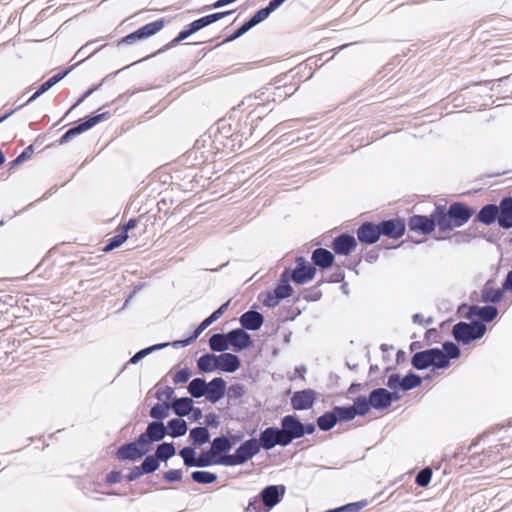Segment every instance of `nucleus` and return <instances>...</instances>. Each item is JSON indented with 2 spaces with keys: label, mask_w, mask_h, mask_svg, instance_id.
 I'll use <instances>...</instances> for the list:
<instances>
[{
  "label": "nucleus",
  "mask_w": 512,
  "mask_h": 512,
  "mask_svg": "<svg viewBox=\"0 0 512 512\" xmlns=\"http://www.w3.org/2000/svg\"><path fill=\"white\" fill-rule=\"evenodd\" d=\"M485 331V325L480 322H460L453 327V336L457 341L468 344L472 340L481 338Z\"/></svg>",
  "instance_id": "nucleus-6"
},
{
  "label": "nucleus",
  "mask_w": 512,
  "mask_h": 512,
  "mask_svg": "<svg viewBox=\"0 0 512 512\" xmlns=\"http://www.w3.org/2000/svg\"><path fill=\"white\" fill-rule=\"evenodd\" d=\"M34 153V148L32 145L26 147L23 152L18 156V161H25L29 159Z\"/></svg>",
  "instance_id": "nucleus-60"
},
{
  "label": "nucleus",
  "mask_w": 512,
  "mask_h": 512,
  "mask_svg": "<svg viewBox=\"0 0 512 512\" xmlns=\"http://www.w3.org/2000/svg\"><path fill=\"white\" fill-rule=\"evenodd\" d=\"M179 455L182 457L184 464L187 467H207L211 465H223L222 456H215L210 454L208 451L202 452L201 455L196 458V452L192 447H184L179 451Z\"/></svg>",
  "instance_id": "nucleus-5"
},
{
  "label": "nucleus",
  "mask_w": 512,
  "mask_h": 512,
  "mask_svg": "<svg viewBox=\"0 0 512 512\" xmlns=\"http://www.w3.org/2000/svg\"><path fill=\"white\" fill-rule=\"evenodd\" d=\"M191 377V373L188 368H183L176 372L173 378V382L175 384H184L186 383Z\"/></svg>",
  "instance_id": "nucleus-54"
},
{
  "label": "nucleus",
  "mask_w": 512,
  "mask_h": 512,
  "mask_svg": "<svg viewBox=\"0 0 512 512\" xmlns=\"http://www.w3.org/2000/svg\"><path fill=\"white\" fill-rule=\"evenodd\" d=\"M170 406L167 403H157L150 411L151 417L155 419H164L169 415Z\"/></svg>",
  "instance_id": "nucleus-46"
},
{
  "label": "nucleus",
  "mask_w": 512,
  "mask_h": 512,
  "mask_svg": "<svg viewBox=\"0 0 512 512\" xmlns=\"http://www.w3.org/2000/svg\"><path fill=\"white\" fill-rule=\"evenodd\" d=\"M109 117V112H104V113H101V114H98V115H95L93 117H90L88 120H86L85 122L69 129L67 132H65L60 140H59V143L60 144H65L67 142H69L72 138H74L75 136L89 130L90 128H92L93 126H95L97 123L101 122L102 120L106 119Z\"/></svg>",
  "instance_id": "nucleus-10"
},
{
  "label": "nucleus",
  "mask_w": 512,
  "mask_h": 512,
  "mask_svg": "<svg viewBox=\"0 0 512 512\" xmlns=\"http://www.w3.org/2000/svg\"><path fill=\"white\" fill-rule=\"evenodd\" d=\"M225 385V381L222 378H214L207 384V398L212 402L218 401L225 393Z\"/></svg>",
  "instance_id": "nucleus-27"
},
{
  "label": "nucleus",
  "mask_w": 512,
  "mask_h": 512,
  "mask_svg": "<svg viewBox=\"0 0 512 512\" xmlns=\"http://www.w3.org/2000/svg\"><path fill=\"white\" fill-rule=\"evenodd\" d=\"M264 322L262 314L257 311H247L240 317V323L247 330H258Z\"/></svg>",
  "instance_id": "nucleus-24"
},
{
  "label": "nucleus",
  "mask_w": 512,
  "mask_h": 512,
  "mask_svg": "<svg viewBox=\"0 0 512 512\" xmlns=\"http://www.w3.org/2000/svg\"><path fill=\"white\" fill-rule=\"evenodd\" d=\"M335 415L337 416V421H350L355 418V411L352 406L348 407H335L334 409Z\"/></svg>",
  "instance_id": "nucleus-45"
},
{
  "label": "nucleus",
  "mask_w": 512,
  "mask_h": 512,
  "mask_svg": "<svg viewBox=\"0 0 512 512\" xmlns=\"http://www.w3.org/2000/svg\"><path fill=\"white\" fill-rule=\"evenodd\" d=\"M271 12H273V10L269 6L260 9L249 21L245 22L239 29H237L232 35H230L225 40V42H231L236 40L237 38L245 34L247 31H249L252 27L264 21Z\"/></svg>",
  "instance_id": "nucleus-15"
},
{
  "label": "nucleus",
  "mask_w": 512,
  "mask_h": 512,
  "mask_svg": "<svg viewBox=\"0 0 512 512\" xmlns=\"http://www.w3.org/2000/svg\"><path fill=\"white\" fill-rule=\"evenodd\" d=\"M268 508L264 506L261 499L257 497L250 499L248 506L246 507V512H268Z\"/></svg>",
  "instance_id": "nucleus-51"
},
{
  "label": "nucleus",
  "mask_w": 512,
  "mask_h": 512,
  "mask_svg": "<svg viewBox=\"0 0 512 512\" xmlns=\"http://www.w3.org/2000/svg\"><path fill=\"white\" fill-rule=\"evenodd\" d=\"M316 400V392L312 389L297 391L291 397V405L295 410L310 409Z\"/></svg>",
  "instance_id": "nucleus-17"
},
{
  "label": "nucleus",
  "mask_w": 512,
  "mask_h": 512,
  "mask_svg": "<svg viewBox=\"0 0 512 512\" xmlns=\"http://www.w3.org/2000/svg\"><path fill=\"white\" fill-rule=\"evenodd\" d=\"M332 249L338 255H349L357 247V241L352 235L341 234L332 242Z\"/></svg>",
  "instance_id": "nucleus-18"
},
{
  "label": "nucleus",
  "mask_w": 512,
  "mask_h": 512,
  "mask_svg": "<svg viewBox=\"0 0 512 512\" xmlns=\"http://www.w3.org/2000/svg\"><path fill=\"white\" fill-rule=\"evenodd\" d=\"M498 209L497 223L499 227L503 229L512 228V197L503 198Z\"/></svg>",
  "instance_id": "nucleus-22"
},
{
  "label": "nucleus",
  "mask_w": 512,
  "mask_h": 512,
  "mask_svg": "<svg viewBox=\"0 0 512 512\" xmlns=\"http://www.w3.org/2000/svg\"><path fill=\"white\" fill-rule=\"evenodd\" d=\"M399 396L396 393L387 391L384 388L374 389L369 396V402L375 409H383L390 406L393 400H397Z\"/></svg>",
  "instance_id": "nucleus-16"
},
{
  "label": "nucleus",
  "mask_w": 512,
  "mask_h": 512,
  "mask_svg": "<svg viewBox=\"0 0 512 512\" xmlns=\"http://www.w3.org/2000/svg\"><path fill=\"white\" fill-rule=\"evenodd\" d=\"M471 311L485 322L492 321L498 314L497 309L493 306L473 307Z\"/></svg>",
  "instance_id": "nucleus-37"
},
{
  "label": "nucleus",
  "mask_w": 512,
  "mask_h": 512,
  "mask_svg": "<svg viewBox=\"0 0 512 512\" xmlns=\"http://www.w3.org/2000/svg\"><path fill=\"white\" fill-rule=\"evenodd\" d=\"M260 449L270 450L276 445L287 446L281 429L276 427H268L260 433L258 440Z\"/></svg>",
  "instance_id": "nucleus-12"
},
{
  "label": "nucleus",
  "mask_w": 512,
  "mask_h": 512,
  "mask_svg": "<svg viewBox=\"0 0 512 512\" xmlns=\"http://www.w3.org/2000/svg\"><path fill=\"white\" fill-rule=\"evenodd\" d=\"M138 224L136 219H130L125 225L116 229V235L108 240L103 252H110L121 246L128 239V231L134 229Z\"/></svg>",
  "instance_id": "nucleus-13"
},
{
  "label": "nucleus",
  "mask_w": 512,
  "mask_h": 512,
  "mask_svg": "<svg viewBox=\"0 0 512 512\" xmlns=\"http://www.w3.org/2000/svg\"><path fill=\"white\" fill-rule=\"evenodd\" d=\"M188 390L193 397L199 398L206 394L207 384L203 379L196 378L190 382Z\"/></svg>",
  "instance_id": "nucleus-40"
},
{
  "label": "nucleus",
  "mask_w": 512,
  "mask_h": 512,
  "mask_svg": "<svg viewBox=\"0 0 512 512\" xmlns=\"http://www.w3.org/2000/svg\"><path fill=\"white\" fill-rule=\"evenodd\" d=\"M412 365L418 370L426 369L429 366L445 368L448 366V357L445 356L442 350L432 348L414 354Z\"/></svg>",
  "instance_id": "nucleus-3"
},
{
  "label": "nucleus",
  "mask_w": 512,
  "mask_h": 512,
  "mask_svg": "<svg viewBox=\"0 0 512 512\" xmlns=\"http://www.w3.org/2000/svg\"><path fill=\"white\" fill-rule=\"evenodd\" d=\"M166 435V427L162 422L154 421L149 423L146 432L142 433L139 437L146 447H149L150 442L162 440Z\"/></svg>",
  "instance_id": "nucleus-20"
},
{
  "label": "nucleus",
  "mask_w": 512,
  "mask_h": 512,
  "mask_svg": "<svg viewBox=\"0 0 512 512\" xmlns=\"http://www.w3.org/2000/svg\"><path fill=\"white\" fill-rule=\"evenodd\" d=\"M155 455L159 460L166 461L175 455V447L172 443H162L157 447Z\"/></svg>",
  "instance_id": "nucleus-42"
},
{
  "label": "nucleus",
  "mask_w": 512,
  "mask_h": 512,
  "mask_svg": "<svg viewBox=\"0 0 512 512\" xmlns=\"http://www.w3.org/2000/svg\"><path fill=\"white\" fill-rule=\"evenodd\" d=\"M421 384V378L415 374L405 376L401 382L400 387L404 390H410L418 387Z\"/></svg>",
  "instance_id": "nucleus-47"
},
{
  "label": "nucleus",
  "mask_w": 512,
  "mask_h": 512,
  "mask_svg": "<svg viewBox=\"0 0 512 512\" xmlns=\"http://www.w3.org/2000/svg\"><path fill=\"white\" fill-rule=\"evenodd\" d=\"M149 447L141 442L140 437L135 442L127 443L118 448L116 456L119 460H137L141 458Z\"/></svg>",
  "instance_id": "nucleus-9"
},
{
  "label": "nucleus",
  "mask_w": 512,
  "mask_h": 512,
  "mask_svg": "<svg viewBox=\"0 0 512 512\" xmlns=\"http://www.w3.org/2000/svg\"><path fill=\"white\" fill-rule=\"evenodd\" d=\"M378 225L380 229V235L393 239L402 237L406 230L404 220L399 218L385 220L380 222Z\"/></svg>",
  "instance_id": "nucleus-14"
},
{
  "label": "nucleus",
  "mask_w": 512,
  "mask_h": 512,
  "mask_svg": "<svg viewBox=\"0 0 512 512\" xmlns=\"http://www.w3.org/2000/svg\"><path fill=\"white\" fill-rule=\"evenodd\" d=\"M281 432L289 445L294 439L303 437L305 434H312L315 431L313 423L303 424L295 415H286L281 420Z\"/></svg>",
  "instance_id": "nucleus-2"
},
{
  "label": "nucleus",
  "mask_w": 512,
  "mask_h": 512,
  "mask_svg": "<svg viewBox=\"0 0 512 512\" xmlns=\"http://www.w3.org/2000/svg\"><path fill=\"white\" fill-rule=\"evenodd\" d=\"M380 229L378 224L371 222H364L357 229V238L361 243L373 244L376 243L380 238Z\"/></svg>",
  "instance_id": "nucleus-21"
},
{
  "label": "nucleus",
  "mask_w": 512,
  "mask_h": 512,
  "mask_svg": "<svg viewBox=\"0 0 512 512\" xmlns=\"http://www.w3.org/2000/svg\"><path fill=\"white\" fill-rule=\"evenodd\" d=\"M260 451V444L255 438L243 442L234 454L222 456L224 466L241 465L252 459Z\"/></svg>",
  "instance_id": "nucleus-4"
},
{
  "label": "nucleus",
  "mask_w": 512,
  "mask_h": 512,
  "mask_svg": "<svg viewBox=\"0 0 512 512\" xmlns=\"http://www.w3.org/2000/svg\"><path fill=\"white\" fill-rule=\"evenodd\" d=\"M97 89V87H92L90 89H88L79 99L78 101L75 103L74 107L81 104L87 97H89L95 90Z\"/></svg>",
  "instance_id": "nucleus-63"
},
{
  "label": "nucleus",
  "mask_w": 512,
  "mask_h": 512,
  "mask_svg": "<svg viewBox=\"0 0 512 512\" xmlns=\"http://www.w3.org/2000/svg\"><path fill=\"white\" fill-rule=\"evenodd\" d=\"M370 406H371V404L369 402V399H366L365 397L360 396L355 399L354 405L352 406V408L354 409L356 416L357 415L364 416L370 411Z\"/></svg>",
  "instance_id": "nucleus-43"
},
{
  "label": "nucleus",
  "mask_w": 512,
  "mask_h": 512,
  "mask_svg": "<svg viewBox=\"0 0 512 512\" xmlns=\"http://www.w3.org/2000/svg\"><path fill=\"white\" fill-rule=\"evenodd\" d=\"M122 478L121 472L119 471H111L106 476V482L110 485L120 482Z\"/></svg>",
  "instance_id": "nucleus-57"
},
{
  "label": "nucleus",
  "mask_w": 512,
  "mask_h": 512,
  "mask_svg": "<svg viewBox=\"0 0 512 512\" xmlns=\"http://www.w3.org/2000/svg\"><path fill=\"white\" fill-rule=\"evenodd\" d=\"M198 368L203 372H212L218 369L217 356L205 354L198 359Z\"/></svg>",
  "instance_id": "nucleus-34"
},
{
  "label": "nucleus",
  "mask_w": 512,
  "mask_h": 512,
  "mask_svg": "<svg viewBox=\"0 0 512 512\" xmlns=\"http://www.w3.org/2000/svg\"><path fill=\"white\" fill-rule=\"evenodd\" d=\"M284 493L285 487L282 485L267 486L261 491V501L263 502L264 506L267 507L268 510H270L280 502L281 497L284 495Z\"/></svg>",
  "instance_id": "nucleus-19"
},
{
  "label": "nucleus",
  "mask_w": 512,
  "mask_h": 512,
  "mask_svg": "<svg viewBox=\"0 0 512 512\" xmlns=\"http://www.w3.org/2000/svg\"><path fill=\"white\" fill-rule=\"evenodd\" d=\"M365 505V502L349 503L345 506L327 512H359Z\"/></svg>",
  "instance_id": "nucleus-53"
},
{
  "label": "nucleus",
  "mask_w": 512,
  "mask_h": 512,
  "mask_svg": "<svg viewBox=\"0 0 512 512\" xmlns=\"http://www.w3.org/2000/svg\"><path fill=\"white\" fill-rule=\"evenodd\" d=\"M502 296L503 292L500 289H493L487 285L483 289L482 298L485 302H499L502 299Z\"/></svg>",
  "instance_id": "nucleus-44"
},
{
  "label": "nucleus",
  "mask_w": 512,
  "mask_h": 512,
  "mask_svg": "<svg viewBox=\"0 0 512 512\" xmlns=\"http://www.w3.org/2000/svg\"><path fill=\"white\" fill-rule=\"evenodd\" d=\"M444 354L450 359L457 358L460 355V350L457 345L452 342H446L443 344Z\"/></svg>",
  "instance_id": "nucleus-52"
},
{
  "label": "nucleus",
  "mask_w": 512,
  "mask_h": 512,
  "mask_svg": "<svg viewBox=\"0 0 512 512\" xmlns=\"http://www.w3.org/2000/svg\"><path fill=\"white\" fill-rule=\"evenodd\" d=\"M408 227L410 231L419 235L431 234L436 227L438 228L437 207L430 216L413 215L409 217Z\"/></svg>",
  "instance_id": "nucleus-7"
},
{
  "label": "nucleus",
  "mask_w": 512,
  "mask_h": 512,
  "mask_svg": "<svg viewBox=\"0 0 512 512\" xmlns=\"http://www.w3.org/2000/svg\"><path fill=\"white\" fill-rule=\"evenodd\" d=\"M230 304V300L221 305L216 311H214L210 316L214 321L218 320L224 312L227 310L228 306Z\"/></svg>",
  "instance_id": "nucleus-58"
},
{
  "label": "nucleus",
  "mask_w": 512,
  "mask_h": 512,
  "mask_svg": "<svg viewBox=\"0 0 512 512\" xmlns=\"http://www.w3.org/2000/svg\"><path fill=\"white\" fill-rule=\"evenodd\" d=\"M166 23H167L166 19L161 18V19H158L156 21H153L151 23L144 25L139 29L142 32L145 39H147V38L157 34L159 31H161L164 28Z\"/></svg>",
  "instance_id": "nucleus-35"
},
{
  "label": "nucleus",
  "mask_w": 512,
  "mask_h": 512,
  "mask_svg": "<svg viewBox=\"0 0 512 512\" xmlns=\"http://www.w3.org/2000/svg\"><path fill=\"white\" fill-rule=\"evenodd\" d=\"M498 206L488 204L483 206L477 214V220L485 225H491L498 219Z\"/></svg>",
  "instance_id": "nucleus-28"
},
{
  "label": "nucleus",
  "mask_w": 512,
  "mask_h": 512,
  "mask_svg": "<svg viewBox=\"0 0 512 512\" xmlns=\"http://www.w3.org/2000/svg\"><path fill=\"white\" fill-rule=\"evenodd\" d=\"M436 207L438 230L441 234L450 233L455 228L463 226L475 213L474 209L461 202L452 203L448 209L445 206Z\"/></svg>",
  "instance_id": "nucleus-1"
},
{
  "label": "nucleus",
  "mask_w": 512,
  "mask_h": 512,
  "mask_svg": "<svg viewBox=\"0 0 512 512\" xmlns=\"http://www.w3.org/2000/svg\"><path fill=\"white\" fill-rule=\"evenodd\" d=\"M297 267L289 273V278L297 284H305L310 282L316 274V268L307 263L304 258L299 257L296 260Z\"/></svg>",
  "instance_id": "nucleus-11"
},
{
  "label": "nucleus",
  "mask_w": 512,
  "mask_h": 512,
  "mask_svg": "<svg viewBox=\"0 0 512 512\" xmlns=\"http://www.w3.org/2000/svg\"><path fill=\"white\" fill-rule=\"evenodd\" d=\"M164 479L167 482H177L182 479V471L179 469H172L164 473Z\"/></svg>",
  "instance_id": "nucleus-55"
},
{
  "label": "nucleus",
  "mask_w": 512,
  "mask_h": 512,
  "mask_svg": "<svg viewBox=\"0 0 512 512\" xmlns=\"http://www.w3.org/2000/svg\"><path fill=\"white\" fill-rule=\"evenodd\" d=\"M400 377L399 375L397 374H393L389 377L388 379V386L391 388V389H395L397 388L398 386H400Z\"/></svg>",
  "instance_id": "nucleus-61"
},
{
  "label": "nucleus",
  "mask_w": 512,
  "mask_h": 512,
  "mask_svg": "<svg viewBox=\"0 0 512 512\" xmlns=\"http://www.w3.org/2000/svg\"><path fill=\"white\" fill-rule=\"evenodd\" d=\"M232 447L231 441L224 436L217 437L213 440L210 448V454L218 456L221 453L228 452Z\"/></svg>",
  "instance_id": "nucleus-31"
},
{
  "label": "nucleus",
  "mask_w": 512,
  "mask_h": 512,
  "mask_svg": "<svg viewBox=\"0 0 512 512\" xmlns=\"http://www.w3.org/2000/svg\"><path fill=\"white\" fill-rule=\"evenodd\" d=\"M192 404L190 398H179L173 402L172 408L178 416H186L191 412Z\"/></svg>",
  "instance_id": "nucleus-36"
},
{
  "label": "nucleus",
  "mask_w": 512,
  "mask_h": 512,
  "mask_svg": "<svg viewBox=\"0 0 512 512\" xmlns=\"http://www.w3.org/2000/svg\"><path fill=\"white\" fill-rule=\"evenodd\" d=\"M144 474V471H142V467H134L130 473L127 475V479L129 481H133L138 479L141 475Z\"/></svg>",
  "instance_id": "nucleus-59"
},
{
  "label": "nucleus",
  "mask_w": 512,
  "mask_h": 512,
  "mask_svg": "<svg viewBox=\"0 0 512 512\" xmlns=\"http://www.w3.org/2000/svg\"><path fill=\"white\" fill-rule=\"evenodd\" d=\"M158 458L157 456H152V455H149L147 456L144 461L142 462V471H144V473H152L154 471H156L159 467V462H158Z\"/></svg>",
  "instance_id": "nucleus-49"
},
{
  "label": "nucleus",
  "mask_w": 512,
  "mask_h": 512,
  "mask_svg": "<svg viewBox=\"0 0 512 512\" xmlns=\"http://www.w3.org/2000/svg\"><path fill=\"white\" fill-rule=\"evenodd\" d=\"M432 478V470L427 467L422 469L416 476V484L420 487H427Z\"/></svg>",
  "instance_id": "nucleus-50"
},
{
  "label": "nucleus",
  "mask_w": 512,
  "mask_h": 512,
  "mask_svg": "<svg viewBox=\"0 0 512 512\" xmlns=\"http://www.w3.org/2000/svg\"><path fill=\"white\" fill-rule=\"evenodd\" d=\"M218 369L225 372H235L240 367L238 357L231 353H224L217 356Z\"/></svg>",
  "instance_id": "nucleus-26"
},
{
  "label": "nucleus",
  "mask_w": 512,
  "mask_h": 512,
  "mask_svg": "<svg viewBox=\"0 0 512 512\" xmlns=\"http://www.w3.org/2000/svg\"><path fill=\"white\" fill-rule=\"evenodd\" d=\"M289 270H285L281 276V283L273 290V292L280 298L285 299L292 295L293 289L288 284Z\"/></svg>",
  "instance_id": "nucleus-29"
},
{
  "label": "nucleus",
  "mask_w": 512,
  "mask_h": 512,
  "mask_svg": "<svg viewBox=\"0 0 512 512\" xmlns=\"http://www.w3.org/2000/svg\"><path fill=\"white\" fill-rule=\"evenodd\" d=\"M504 286L506 288L512 289V270L508 273Z\"/></svg>",
  "instance_id": "nucleus-64"
},
{
  "label": "nucleus",
  "mask_w": 512,
  "mask_h": 512,
  "mask_svg": "<svg viewBox=\"0 0 512 512\" xmlns=\"http://www.w3.org/2000/svg\"><path fill=\"white\" fill-rule=\"evenodd\" d=\"M337 423V416L334 410L332 412H326L317 419L318 427L323 431L332 429Z\"/></svg>",
  "instance_id": "nucleus-39"
},
{
  "label": "nucleus",
  "mask_w": 512,
  "mask_h": 512,
  "mask_svg": "<svg viewBox=\"0 0 512 512\" xmlns=\"http://www.w3.org/2000/svg\"><path fill=\"white\" fill-rule=\"evenodd\" d=\"M311 259L315 266L326 269L332 266L334 255L327 249L317 248L313 251Z\"/></svg>",
  "instance_id": "nucleus-25"
},
{
  "label": "nucleus",
  "mask_w": 512,
  "mask_h": 512,
  "mask_svg": "<svg viewBox=\"0 0 512 512\" xmlns=\"http://www.w3.org/2000/svg\"><path fill=\"white\" fill-rule=\"evenodd\" d=\"M153 348H147V349H144V350H141L139 351L138 353H136L131 359H130V362L131 363H137L141 358H143L144 356H146Z\"/></svg>",
  "instance_id": "nucleus-62"
},
{
  "label": "nucleus",
  "mask_w": 512,
  "mask_h": 512,
  "mask_svg": "<svg viewBox=\"0 0 512 512\" xmlns=\"http://www.w3.org/2000/svg\"><path fill=\"white\" fill-rule=\"evenodd\" d=\"M280 298L273 292H268L263 300V304L267 307H275L280 303Z\"/></svg>",
  "instance_id": "nucleus-56"
},
{
  "label": "nucleus",
  "mask_w": 512,
  "mask_h": 512,
  "mask_svg": "<svg viewBox=\"0 0 512 512\" xmlns=\"http://www.w3.org/2000/svg\"><path fill=\"white\" fill-rule=\"evenodd\" d=\"M210 348L213 351L222 352L228 349L229 339L228 334H214L209 339Z\"/></svg>",
  "instance_id": "nucleus-33"
},
{
  "label": "nucleus",
  "mask_w": 512,
  "mask_h": 512,
  "mask_svg": "<svg viewBox=\"0 0 512 512\" xmlns=\"http://www.w3.org/2000/svg\"><path fill=\"white\" fill-rule=\"evenodd\" d=\"M144 39H145V37L143 36V34L140 31V29H138V30H136V31L126 35L122 39H120L117 42V46L119 47V46H122V45H133L137 41L144 40Z\"/></svg>",
  "instance_id": "nucleus-48"
},
{
  "label": "nucleus",
  "mask_w": 512,
  "mask_h": 512,
  "mask_svg": "<svg viewBox=\"0 0 512 512\" xmlns=\"http://www.w3.org/2000/svg\"><path fill=\"white\" fill-rule=\"evenodd\" d=\"M191 478L200 484H211L217 480V475L209 471H194L191 474Z\"/></svg>",
  "instance_id": "nucleus-41"
},
{
  "label": "nucleus",
  "mask_w": 512,
  "mask_h": 512,
  "mask_svg": "<svg viewBox=\"0 0 512 512\" xmlns=\"http://www.w3.org/2000/svg\"><path fill=\"white\" fill-rule=\"evenodd\" d=\"M68 71L59 72L56 75L52 76L50 79L45 81L38 90L29 98L28 102H31L35 100L37 97H39L44 92L48 91L52 86H54L56 83H58L60 80H62Z\"/></svg>",
  "instance_id": "nucleus-30"
},
{
  "label": "nucleus",
  "mask_w": 512,
  "mask_h": 512,
  "mask_svg": "<svg viewBox=\"0 0 512 512\" xmlns=\"http://www.w3.org/2000/svg\"><path fill=\"white\" fill-rule=\"evenodd\" d=\"M228 334L229 345H231L235 351H241L252 345L250 335L243 329L231 330Z\"/></svg>",
  "instance_id": "nucleus-23"
},
{
  "label": "nucleus",
  "mask_w": 512,
  "mask_h": 512,
  "mask_svg": "<svg viewBox=\"0 0 512 512\" xmlns=\"http://www.w3.org/2000/svg\"><path fill=\"white\" fill-rule=\"evenodd\" d=\"M232 11H226V12H217V13H213V14H210V15H206L204 17H201L195 21H193L192 23L188 24L185 29H183L182 31L179 32V34L177 35V37L179 38V40L183 41L185 40L186 38H188L190 35H192L193 33L201 30L202 28L222 19L223 17H225L226 15H229L231 14Z\"/></svg>",
  "instance_id": "nucleus-8"
},
{
  "label": "nucleus",
  "mask_w": 512,
  "mask_h": 512,
  "mask_svg": "<svg viewBox=\"0 0 512 512\" xmlns=\"http://www.w3.org/2000/svg\"><path fill=\"white\" fill-rule=\"evenodd\" d=\"M168 428L170 429L169 435L172 437H180L187 432L186 421L180 418L170 420L168 422Z\"/></svg>",
  "instance_id": "nucleus-38"
},
{
  "label": "nucleus",
  "mask_w": 512,
  "mask_h": 512,
  "mask_svg": "<svg viewBox=\"0 0 512 512\" xmlns=\"http://www.w3.org/2000/svg\"><path fill=\"white\" fill-rule=\"evenodd\" d=\"M189 437L193 445L201 446L209 441L210 434L206 427H196L190 431Z\"/></svg>",
  "instance_id": "nucleus-32"
}]
</instances>
